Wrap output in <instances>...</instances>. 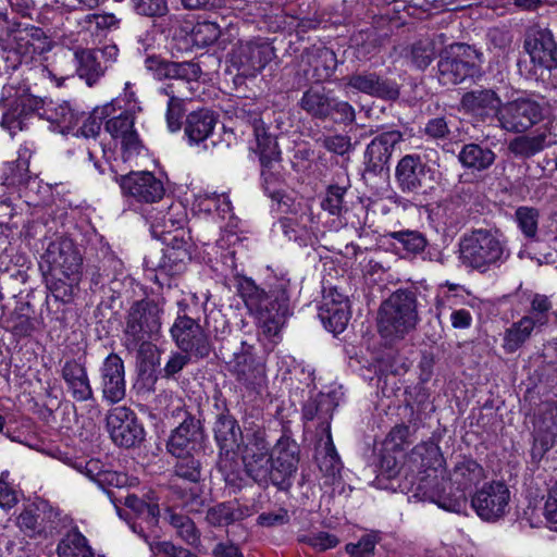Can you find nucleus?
I'll list each match as a JSON object with an SVG mask.
<instances>
[{"label": "nucleus", "instance_id": "obj_6", "mask_svg": "<svg viewBox=\"0 0 557 557\" xmlns=\"http://www.w3.org/2000/svg\"><path fill=\"white\" fill-rule=\"evenodd\" d=\"M218 410L213 422V435L219 448V470L227 478L238 467L237 450L244 443L243 431L225 399L215 398Z\"/></svg>", "mask_w": 557, "mask_h": 557}, {"label": "nucleus", "instance_id": "obj_10", "mask_svg": "<svg viewBox=\"0 0 557 557\" xmlns=\"http://www.w3.org/2000/svg\"><path fill=\"white\" fill-rule=\"evenodd\" d=\"M163 306L150 298L134 301L125 317L124 334L127 346L158 339L162 326Z\"/></svg>", "mask_w": 557, "mask_h": 557}, {"label": "nucleus", "instance_id": "obj_39", "mask_svg": "<svg viewBox=\"0 0 557 557\" xmlns=\"http://www.w3.org/2000/svg\"><path fill=\"white\" fill-rule=\"evenodd\" d=\"M39 119L47 120L60 127L61 132L71 129L78 122V114L71 108L67 101L57 102L44 99L42 111Z\"/></svg>", "mask_w": 557, "mask_h": 557}, {"label": "nucleus", "instance_id": "obj_27", "mask_svg": "<svg viewBox=\"0 0 557 557\" xmlns=\"http://www.w3.org/2000/svg\"><path fill=\"white\" fill-rule=\"evenodd\" d=\"M272 116V113H267L264 119H258L256 124L253 135L257 146L255 152L259 156L260 162L274 160L282 161V153L277 143V138L281 135V128H273Z\"/></svg>", "mask_w": 557, "mask_h": 557}, {"label": "nucleus", "instance_id": "obj_22", "mask_svg": "<svg viewBox=\"0 0 557 557\" xmlns=\"http://www.w3.org/2000/svg\"><path fill=\"white\" fill-rule=\"evenodd\" d=\"M120 186L125 196L141 203L158 202L165 194L162 181L148 171L131 172L123 175Z\"/></svg>", "mask_w": 557, "mask_h": 557}, {"label": "nucleus", "instance_id": "obj_37", "mask_svg": "<svg viewBox=\"0 0 557 557\" xmlns=\"http://www.w3.org/2000/svg\"><path fill=\"white\" fill-rule=\"evenodd\" d=\"M96 54L92 49H77L73 53L76 74L89 87L97 84L107 71V64H102Z\"/></svg>", "mask_w": 557, "mask_h": 557}, {"label": "nucleus", "instance_id": "obj_3", "mask_svg": "<svg viewBox=\"0 0 557 557\" xmlns=\"http://www.w3.org/2000/svg\"><path fill=\"white\" fill-rule=\"evenodd\" d=\"M510 257V248L499 230L475 228L459 240L460 262L482 274L502 268Z\"/></svg>", "mask_w": 557, "mask_h": 557}, {"label": "nucleus", "instance_id": "obj_30", "mask_svg": "<svg viewBox=\"0 0 557 557\" xmlns=\"http://www.w3.org/2000/svg\"><path fill=\"white\" fill-rule=\"evenodd\" d=\"M33 306L28 302H17L15 308L3 318V329L15 339L30 337L37 330V320Z\"/></svg>", "mask_w": 557, "mask_h": 557}, {"label": "nucleus", "instance_id": "obj_54", "mask_svg": "<svg viewBox=\"0 0 557 557\" xmlns=\"http://www.w3.org/2000/svg\"><path fill=\"white\" fill-rule=\"evenodd\" d=\"M168 223H171V226L174 225L173 219L171 216L166 218V215H164L160 222L152 223V233L156 236H162V240L165 244L166 249L174 251H176V249H186L190 251L191 245L187 239L184 238V231L177 228L176 233L172 235L171 231L166 230Z\"/></svg>", "mask_w": 557, "mask_h": 557}, {"label": "nucleus", "instance_id": "obj_32", "mask_svg": "<svg viewBox=\"0 0 557 557\" xmlns=\"http://www.w3.org/2000/svg\"><path fill=\"white\" fill-rule=\"evenodd\" d=\"M253 513L250 506L240 504L237 499L219 503L208 508L206 521L212 527H228L243 521Z\"/></svg>", "mask_w": 557, "mask_h": 557}, {"label": "nucleus", "instance_id": "obj_41", "mask_svg": "<svg viewBox=\"0 0 557 557\" xmlns=\"http://www.w3.org/2000/svg\"><path fill=\"white\" fill-rule=\"evenodd\" d=\"M471 198V186L456 185L449 197L444 200L443 210L450 225L465 221Z\"/></svg>", "mask_w": 557, "mask_h": 557}, {"label": "nucleus", "instance_id": "obj_17", "mask_svg": "<svg viewBox=\"0 0 557 557\" xmlns=\"http://www.w3.org/2000/svg\"><path fill=\"white\" fill-rule=\"evenodd\" d=\"M543 119V108L535 100L519 98L503 104L498 122L510 133H523Z\"/></svg>", "mask_w": 557, "mask_h": 557}, {"label": "nucleus", "instance_id": "obj_23", "mask_svg": "<svg viewBox=\"0 0 557 557\" xmlns=\"http://www.w3.org/2000/svg\"><path fill=\"white\" fill-rule=\"evenodd\" d=\"M206 432L200 419L195 418L188 422H180L166 441V450L170 455L188 454V451H200Z\"/></svg>", "mask_w": 557, "mask_h": 557}, {"label": "nucleus", "instance_id": "obj_60", "mask_svg": "<svg viewBox=\"0 0 557 557\" xmlns=\"http://www.w3.org/2000/svg\"><path fill=\"white\" fill-rule=\"evenodd\" d=\"M375 72L361 71L355 72L343 78L345 86L358 92L371 96L374 86Z\"/></svg>", "mask_w": 557, "mask_h": 557}, {"label": "nucleus", "instance_id": "obj_21", "mask_svg": "<svg viewBox=\"0 0 557 557\" xmlns=\"http://www.w3.org/2000/svg\"><path fill=\"white\" fill-rule=\"evenodd\" d=\"M319 318L333 334H339L346 329L350 319L349 299L337 286L324 287Z\"/></svg>", "mask_w": 557, "mask_h": 557}, {"label": "nucleus", "instance_id": "obj_5", "mask_svg": "<svg viewBox=\"0 0 557 557\" xmlns=\"http://www.w3.org/2000/svg\"><path fill=\"white\" fill-rule=\"evenodd\" d=\"M418 320L416 293L398 289L381 304L379 331L385 338H403L414 330Z\"/></svg>", "mask_w": 557, "mask_h": 557}, {"label": "nucleus", "instance_id": "obj_19", "mask_svg": "<svg viewBox=\"0 0 557 557\" xmlns=\"http://www.w3.org/2000/svg\"><path fill=\"white\" fill-rule=\"evenodd\" d=\"M271 444L267 440L263 426L255 425L246 429V442L243 450V461L247 475L255 481V478L263 472L262 469L270 461L272 456Z\"/></svg>", "mask_w": 557, "mask_h": 557}, {"label": "nucleus", "instance_id": "obj_50", "mask_svg": "<svg viewBox=\"0 0 557 557\" xmlns=\"http://www.w3.org/2000/svg\"><path fill=\"white\" fill-rule=\"evenodd\" d=\"M59 557H94L86 537L77 530L70 531L58 544Z\"/></svg>", "mask_w": 557, "mask_h": 557}, {"label": "nucleus", "instance_id": "obj_56", "mask_svg": "<svg viewBox=\"0 0 557 557\" xmlns=\"http://www.w3.org/2000/svg\"><path fill=\"white\" fill-rule=\"evenodd\" d=\"M348 186H339L337 184L329 185L326 188L325 197L321 201V208L327 211L331 215L341 216L343 212L347 211L345 206V195Z\"/></svg>", "mask_w": 557, "mask_h": 557}, {"label": "nucleus", "instance_id": "obj_42", "mask_svg": "<svg viewBox=\"0 0 557 557\" xmlns=\"http://www.w3.org/2000/svg\"><path fill=\"white\" fill-rule=\"evenodd\" d=\"M332 99L324 87H310L299 100V107L313 119L326 120L330 116Z\"/></svg>", "mask_w": 557, "mask_h": 557}, {"label": "nucleus", "instance_id": "obj_24", "mask_svg": "<svg viewBox=\"0 0 557 557\" xmlns=\"http://www.w3.org/2000/svg\"><path fill=\"white\" fill-rule=\"evenodd\" d=\"M101 371V386L103 398L115 404L125 397V369L122 358L111 352L103 361Z\"/></svg>", "mask_w": 557, "mask_h": 557}, {"label": "nucleus", "instance_id": "obj_26", "mask_svg": "<svg viewBox=\"0 0 557 557\" xmlns=\"http://www.w3.org/2000/svg\"><path fill=\"white\" fill-rule=\"evenodd\" d=\"M460 106L467 113L480 117L482 121L492 116L499 119L503 107L499 96L490 88L465 92Z\"/></svg>", "mask_w": 557, "mask_h": 557}, {"label": "nucleus", "instance_id": "obj_7", "mask_svg": "<svg viewBox=\"0 0 557 557\" xmlns=\"http://www.w3.org/2000/svg\"><path fill=\"white\" fill-rule=\"evenodd\" d=\"M220 352L226 359L228 372L236 381L248 389H257L265 377L264 364L256 355V347L246 341L233 343L220 347Z\"/></svg>", "mask_w": 557, "mask_h": 557}, {"label": "nucleus", "instance_id": "obj_57", "mask_svg": "<svg viewBox=\"0 0 557 557\" xmlns=\"http://www.w3.org/2000/svg\"><path fill=\"white\" fill-rule=\"evenodd\" d=\"M207 333L213 335L215 341L223 342L231 334V325L226 315L221 310H211L206 315Z\"/></svg>", "mask_w": 557, "mask_h": 557}, {"label": "nucleus", "instance_id": "obj_40", "mask_svg": "<svg viewBox=\"0 0 557 557\" xmlns=\"http://www.w3.org/2000/svg\"><path fill=\"white\" fill-rule=\"evenodd\" d=\"M282 161L260 162L261 187L263 191L274 201L281 202L284 197L285 180L283 175Z\"/></svg>", "mask_w": 557, "mask_h": 557}, {"label": "nucleus", "instance_id": "obj_44", "mask_svg": "<svg viewBox=\"0 0 557 557\" xmlns=\"http://www.w3.org/2000/svg\"><path fill=\"white\" fill-rule=\"evenodd\" d=\"M406 61L416 70L424 71L438 57L436 44L431 38H422L405 49Z\"/></svg>", "mask_w": 557, "mask_h": 557}, {"label": "nucleus", "instance_id": "obj_16", "mask_svg": "<svg viewBox=\"0 0 557 557\" xmlns=\"http://www.w3.org/2000/svg\"><path fill=\"white\" fill-rule=\"evenodd\" d=\"M106 420L108 432L115 445L132 448L144 441V426L132 409L125 406L114 407L109 410Z\"/></svg>", "mask_w": 557, "mask_h": 557}, {"label": "nucleus", "instance_id": "obj_51", "mask_svg": "<svg viewBox=\"0 0 557 557\" xmlns=\"http://www.w3.org/2000/svg\"><path fill=\"white\" fill-rule=\"evenodd\" d=\"M201 73L200 65L193 61H168V63L162 65L163 77L174 79L176 82H186L187 84L197 83Z\"/></svg>", "mask_w": 557, "mask_h": 557}, {"label": "nucleus", "instance_id": "obj_48", "mask_svg": "<svg viewBox=\"0 0 557 557\" xmlns=\"http://www.w3.org/2000/svg\"><path fill=\"white\" fill-rule=\"evenodd\" d=\"M164 519L175 529L176 535L187 545L197 546L200 544V531L188 516L168 508L164 512Z\"/></svg>", "mask_w": 557, "mask_h": 557}, {"label": "nucleus", "instance_id": "obj_63", "mask_svg": "<svg viewBox=\"0 0 557 557\" xmlns=\"http://www.w3.org/2000/svg\"><path fill=\"white\" fill-rule=\"evenodd\" d=\"M377 543V535L374 533H367L360 537L357 543H348L345 550L350 557H371L374 555L375 545Z\"/></svg>", "mask_w": 557, "mask_h": 557}, {"label": "nucleus", "instance_id": "obj_34", "mask_svg": "<svg viewBox=\"0 0 557 557\" xmlns=\"http://www.w3.org/2000/svg\"><path fill=\"white\" fill-rule=\"evenodd\" d=\"M304 62L312 66L314 83L327 81L337 66L336 54L326 47H310L304 50Z\"/></svg>", "mask_w": 557, "mask_h": 557}, {"label": "nucleus", "instance_id": "obj_62", "mask_svg": "<svg viewBox=\"0 0 557 557\" xmlns=\"http://www.w3.org/2000/svg\"><path fill=\"white\" fill-rule=\"evenodd\" d=\"M149 548L153 557H198L189 549L176 546L169 541H151L149 542Z\"/></svg>", "mask_w": 557, "mask_h": 557}, {"label": "nucleus", "instance_id": "obj_47", "mask_svg": "<svg viewBox=\"0 0 557 557\" xmlns=\"http://www.w3.org/2000/svg\"><path fill=\"white\" fill-rule=\"evenodd\" d=\"M404 472L410 471L399 465V460L389 451V448H385L380 459V470L376 475L377 486L389 491V485L401 482L405 476Z\"/></svg>", "mask_w": 557, "mask_h": 557}, {"label": "nucleus", "instance_id": "obj_1", "mask_svg": "<svg viewBox=\"0 0 557 557\" xmlns=\"http://www.w3.org/2000/svg\"><path fill=\"white\" fill-rule=\"evenodd\" d=\"M235 287L248 311L262 323L263 333L275 336L292 315L289 280L276 278L261 287L250 277L236 276Z\"/></svg>", "mask_w": 557, "mask_h": 557}, {"label": "nucleus", "instance_id": "obj_59", "mask_svg": "<svg viewBox=\"0 0 557 557\" xmlns=\"http://www.w3.org/2000/svg\"><path fill=\"white\" fill-rule=\"evenodd\" d=\"M399 85L394 79L383 77L376 73L371 97L395 101L399 98Z\"/></svg>", "mask_w": 557, "mask_h": 557}, {"label": "nucleus", "instance_id": "obj_15", "mask_svg": "<svg viewBox=\"0 0 557 557\" xmlns=\"http://www.w3.org/2000/svg\"><path fill=\"white\" fill-rule=\"evenodd\" d=\"M403 140L404 134L398 129L386 131L373 137L363 154L362 176L381 177L388 174L393 151Z\"/></svg>", "mask_w": 557, "mask_h": 557}, {"label": "nucleus", "instance_id": "obj_20", "mask_svg": "<svg viewBox=\"0 0 557 557\" xmlns=\"http://www.w3.org/2000/svg\"><path fill=\"white\" fill-rule=\"evenodd\" d=\"M523 48L534 65L550 71L557 66V42L550 29L533 26L524 36Z\"/></svg>", "mask_w": 557, "mask_h": 557}, {"label": "nucleus", "instance_id": "obj_8", "mask_svg": "<svg viewBox=\"0 0 557 557\" xmlns=\"http://www.w3.org/2000/svg\"><path fill=\"white\" fill-rule=\"evenodd\" d=\"M395 180L399 190L414 200H428L436 190V171L420 154H406L397 163Z\"/></svg>", "mask_w": 557, "mask_h": 557}, {"label": "nucleus", "instance_id": "obj_53", "mask_svg": "<svg viewBox=\"0 0 557 557\" xmlns=\"http://www.w3.org/2000/svg\"><path fill=\"white\" fill-rule=\"evenodd\" d=\"M540 211L533 207L521 206L515 211V221L529 242H539Z\"/></svg>", "mask_w": 557, "mask_h": 557}, {"label": "nucleus", "instance_id": "obj_31", "mask_svg": "<svg viewBox=\"0 0 557 557\" xmlns=\"http://www.w3.org/2000/svg\"><path fill=\"white\" fill-rule=\"evenodd\" d=\"M315 460L324 478V484L333 485L341 479L343 463L335 449L332 434L320 438L315 447Z\"/></svg>", "mask_w": 557, "mask_h": 557}, {"label": "nucleus", "instance_id": "obj_14", "mask_svg": "<svg viewBox=\"0 0 557 557\" xmlns=\"http://www.w3.org/2000/svg\"><path fill=\"white\" fill-rule=\"evenodd\" d=\"M275 57L271 44L264 40L239 41L228 54L231 65L238 75L255 77Z\"/></svg>", "mask_w": 557, "mask_h": 557}, {"label": "nucleus", "instance_id": "obj_9", "mask_svg": "<svg viewBox=\"0 0 557 557\" xmlns=\"http://www.w3.org/2000/svg\"><path fill=\"white\" fill-rule=\"evenodd\" d=\"M47 38L39 28L18 30L0 40V77L8 76L23 63H29L45 51Z\"/></svg>", "mask_w": 557, "mask_h": 557}, {"label": "nucleus", "instance_id": "obj_43", "mask_svg": "<svg viewBox=\"0 0 557 557\" xmlns=\"http://www.w3.org/2000/svg\"><path fill=\"white\" fill-rule=\"evenodd\" d=\"M549 134L541 132L535 135H521L511 139L508 144V150L516 158L529 159L549 147Z\"/></svg>", "mask_w": 557, "mask_h": 557}, {"label": "nucleus", "instance_id": "obj_29", "mask_svg": "<svg viewBox=\"0 0 557 557\" xmlns=\"http://www.w3.org/2000/svg\"><path fill=\"white\" fill-rule=\"evenodd\" d=\"M69 392L76 401L94 399V392L86 368L75 359L66 360L61 369Z\"/></svg>", "mask_w": 557, "mask_h": 557}, {"label": "nucleus", "instance_id": "obj_55", "mask_svg": "<svg viewBox=\"0 0 557 557\" xmlns=\"http://www.w3.org/2000/svg\"><path fill=\"white\" fill-rule=\"evenodd\" d=\"M388 236L397 240L401 245L403 249L412 256L424 252L429 247L426 237L418 231L404 230L391 232Z\"/></svg>", "mask_w": 557, "mask_h": 557}, {"label": "nucleus", "instance_id": "obj_46", "mask_svg": "<svg viewBox=\"0 0 557 557\" xmlns=\"http://www.w3.org/2000/svg\"><path fill=\"white\" fill-rule=\"evenodd\" d=\"M137 349V373L139 381L149 391L154 389L158 381L156 373V346L151 343H141Z\"/></svg>", "mask_w": 557, "mask_h": 557}, {"label": "nucleus", "instance_id": "obj_49", "mask_svg": "<svg viewBox=\"0 0 557 557\" xmlns=\"http://www.w3.org/2000/svg\"><path fill=\"white\" fill-rule=\"evenodd\" d=\"M126 508L132 510L136 519L145 521L148 528L158 525L160 517V508L158 504H151L139 498L135 494H128L124 497L123 502L119 499Z\"/></svg>", "mask_w": 557, "mask_h": 557}, {"label": "nucleus", "instance_id": "obj_64", "mask_svg": "<svg viewBox=\"0 0 557 557\" xmlns=\"http://www.w3.org/2000/svg\"><path fill=\"white\" fill-rule=\"evenodd\" d=\"M450 120L447 116H436L430 119L423 128V133L434 140H446L449 138L451 131L449 127Z\"/></svg>", "mask_w": 557, "mask_h": 557}, {"label": "nucleus", "instance_id": "obj_18", "mask_svg": "<svg viewBox=\"0 0 557 557\" xmlns=\"http://www.w3.org/2000/svg\"><path fill=\"white\" fill-rule=\"evenodd\" d=\"M510 492L503 482L484 484L471 499V506L485 521H495L506 513Z\"/></svg>", "mask_w": 557, "mask_h": 557}, {"label": "nucleus", "instance_id": "obj_4", "mask_svg": "<svg viewBox=\"0 0 557 557\" xmlns=\"http://www.w3.org/2000/svg\"><path fill=\"white\" fill-rule=\"evenodd\" d=\"M299 460V445L292 438L289 431L284 430L272 448L270 461L262 468L264 471L260 472L253 482L262 487L272 484L277 490L287 492L293 485Z\"/></svg>", "mask_w": 557, "mask_h": 557}, {"label": "nucleus", "instance_id": "obj_25", "mask_svg": "<svg viewBox=\"0 0 557 557\" xmlns=\"http://www.w3.org/2000/svg\"><path fill=\"white\" fill-rule=\"evenodd\" d=\"M44 99L33 95H21L17 97L15 107L5 112L1 120L3 128L11 135L28 127L29 121L42 111Z\"/></svg>", "mask_w": 557, "mask_h": 557}, {"label": "nucleus", "instance_id": "obj_11", "mask_svg": "<svg viewBox=\"0 0 557 557\" xmlns=\"http://www.w3.org/2000/svg\"><path fill=\"white\" fill-rule=\"evenodd\" d=\"M177 315L170 327L171 337L182 352L194 355L196 359H206L213 347L209 334L200 324L199 319L189 314V306L185 301H178Z\"/></svg>", "mask_w": 557, "mask_h": 557}, {"label": "nucleus", "instance_id": "obj_28", "mask_svg": "<svg viewBox=\"0 0 557 557\" xmlns=\"http://www.w3.org/2000/svg\"><path fill=\"white\" fill-rule=\"evenodd\" d=\"M484 478V469L472 458L462 457L454 466L449 483L451 494L461 493L465 498V508L467 507V491L475 486Z\"/></svg>", "mask_w": 557, "mask_h": 557}, {"label": "nucleus", "instance_id": "obj_61", "mask_svg": "<svg viewBox=\"0 0 557 557\" xmlns=\"http://www.w3.org/2000/svg\"><path fill=\"white\" fill-rule=\"evenodd\" d=\"M535 431L554 438L557 437V405L546 406L537 419Z\"/></svg>", "mask_w": 557, "mask_h": 557}, {"label": "nucleus", "instance_id": "obj_12", "mask_svg": "<svg viewBox=\"0 0 557 557\" xmlns=\"http://www.w3.org/2000/svg\"><path fill=\"white\" fill-rule=\"evenodd\" d=\"M480 54L465 44H454L438 53L437 73L443 85H457L481 76Z\"/></svg>", "mask_w": 557, "mask_h": 557}, {"label": "nucleus", "instance_id": "obj_52", "mask_svg": "<svg viewBox=\"0 0 557 557\" xmlns=\"http://www.w3.org/2000/svg\"><path fill=\"white\" fill-rule=\"evenodd\" d=\"M199 451H188V454L172 455L176 458L174 473L176 476L197 483L201 480L202 465L198 458Z\"/></svg>", "mask_w": 557, "mask_h": 557}, {"label": "nucleus", "instance_id": "obj_2", "mask_svg": "<svg viewBox=\"0 0 557 557\" xmlns=\"http://www.w3.org/2000/svg\"><path fill=\"white\" fill-rule=\"evenodd\" d=\"M416 451L423 456L424 454L429 458L423 466H426L429 470L419 472L416 474L413 471L404 472L405 476L401 482L389 485V491L400 492L403 494L412 493V496L422 499L436 503L443 509L453 512H461L465 510V498L461 493L451 494L446 491V486H440V479L435 474L436 468L442 466L443 457L440 451V447L434 443H428L422 446L416 447Z\"/></svg>", "mask_w": 557, "mask_h": 557}, {"label": "nucleus", "instance_id": "obj_13", "mask_svg": "<svg viewBox=\"0 0 557 557\" xmlns=\"http://www.w3.org/2000/svg\"><path fill=\"white\" fill-rule=\"evenodd\" d=\"M42 259L48 263L52 276H63L71 282H79L83 257L71 238L59 237L50 242Z\"/></svg>", "mask_w": 557, "mask_h": 557}, {"label": "nucleus", "instance_id": "obj_36", "mask_svg": "<svg viewBox=\"0 0 557 557\" xmlns=\"http://www.w3.org/2000/svg\"><path fill=\"white\" fill-rule=\"evenodd\" d=\"M121 261L108 249H101L95 260H89L86 265L85 275L91 285H102L121 268Z\"/></svg>", "mask_w": 557, "mask_h": 557}, {"label": "nucleus", "instance_id": "obj_35", "mask_svg": "<svg viewBox=\"0 0 557 557\" xmlns=\"http://www.w3.org/2000/svg\"><path fill=\"white\" fill-rule=\"evenodd\" d=\"M218 116L210 109L202 108L190 112L185 120V134L190 143L199 144L213 132Z\"/></svg>", "mask_w": 557, "mask_h": 557}, {"label": "nucleus", "instance_id": "obj_45", "mask_svg": "<svg viewBox=\"0 0 557 557\" xmlns=\"http://www.w3.org/2000/svg\"><path fill=\"white\" fill-rule=\"evenodd\" d=\"M547 319L545 318H536L533 319L531 317H523L518 322H515L508 330L505 332L504 336V348L508 352H513L518 348H520L523 343L530 337L534 326L539 323L540 325H544Z\"/></svg>", "mask_w": 557, "mask_h": 557}, {"label": "nucleus", "instance_id": "obj_33", "mask_svg": "<svg viewBox=\"0 0 557 557\" xmlns=\"http://www.w3.org/2000/svg\"><path fill=\"white\" fill-rule=\"evenodd\" d=\"M336 398L331 394H319L315 398L309 399L302 407V419L305 421H319L321 434H331V420L337 407Z\"/></svg>", "mask_w": 557, "mask_h": 557}, {"label": "nucleus", "instance_id": "obj_38", "mask_svg": "<svg viewBox=\"0 0 557 557\" xmlns=\"http://www.w3.org/2000/svg\"><path fill=\"white\" fill-rule=\"evenodd\" d=\"M458 160L466 169L483 172L494 164L496 153L487 146L470 143L462 146Z\"/></svg>", "mask_w": 557, "mask_h": 557}, {"label": "nucleus", "instance_id": "obj_58", "mask_svg": "<svg viewBox=\"0 0 557 557\" xmlns=\"http://www.w3.org/2000/svg\"><path fill=\"white\" fill-rule=\"evenodd\" d=\"M29 162L27 159L18 158L9 164L8 172L4 174L3 184L8 187H14L28 184L30 180Z\"/></svg>", "mask_w": 557, "mask_h": 557}]
</instances>
